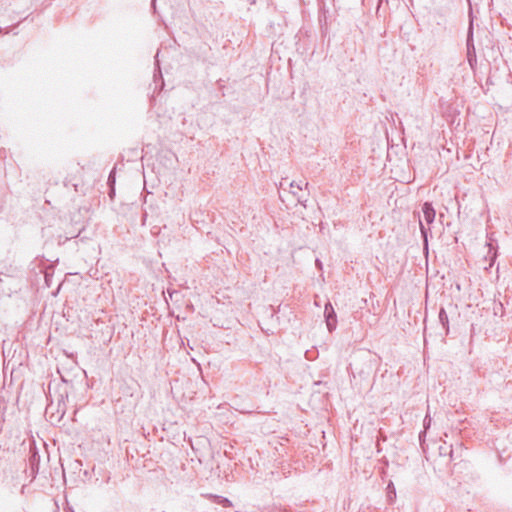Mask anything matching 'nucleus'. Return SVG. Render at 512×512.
<instances>
[{
    "mask_svg": "<svg viewBox=\"0 0 512 512\" xmlns=\"http://www.w3.org/2000/svg\"><path fill=\"white\" fill-rule=\"evenodd\" d=\"M324 316L328 330L333 331L336 328L337 319L333 306L329 302L325 304Z\"/></svg>",
    "mask_w": 512,
    "mask_h": 512,
    "instance_id": "obj_1",
    "label": "nucleus"
},
{
    "mask_svg": "<svg viewBox=\"0 0 512 512\" xmlns=\"http://www.w3.org/2000/svg\"><path fill=\"white\" fill-rule=\"evenodd\" d=\"M422 212L425 222L430 225L434 222L436 212L431 203L425 202L422 206Z\"/></svg>",
    "mask_w": 512,
    "mask_h": 512,
    "instance_id": "obj_2",
    "label": "nucleus"
},
{
    "mask_svg": "<svg viewBox=\"0 0 512 512\" xmlns=\"http://www.w3.org/2000/svg\"><path fill=\"white\" fill-rule=\"evenodd\" d=\"M493 241H494L493 234L488 235V242H487L488 253H487V256L485 257V259L489 258V260H490L489 267H492L494 261L497 258V247L493 245V243H492Z\"/></svg>",
    "mask_w": 512,
    "mask_h": 512,
    "instance_id": "obj_3",
    "label": "nucleus"
},
{
    "mask_svg": "<svg viewBox=\"0 0 512 512\" xmlns=\"http://www.w3.org/2000/svg\"><path fill=\"white\" fill-rule=\"evenodd\" d=\"M207 497L210 500H212L214 503L222 505L223 507H231L232 506V502L226 497H223L220 495H214V494H209Z\"/></svg>",
    "mask_w": 512,
    "mask_h": 512,
    "instance_id": "obj_4",
    "label": "nucleus"
},
{
    "mask_svg": "<svg viewBox=\"0 0 512 512\" xmlns=\"http://www.w3.org/2000/svg\"><path fill=\"white\" fill-rule=\"evenodd\" d=\"M439 321L440 323L442 324L444 330H445V333L448 334L449 332V320H448V315L445 311L444 308H441L440 311H439Z\"/></svg>",
    "mask_w": 512,
    "mask_h": 512,
    "instance_id": "obj_5",
    "label": "nucleus"
},
{
    "mask_svg": "<svg viewBox=\"0 0 512 512\" xmlns=\"http://www.w3.org/2000/svg\"><path fill=\"white\" fill-rule=\"evenodd\" d=\"M387 495H388V498L390 501H393L394 498L396 497V489L394 487V484L390 481L388 486H387Z\"/></svg>",
    "mask_w": 512,
    "mask_h": 512,
    "instance_id": "obj_6",
    "label": "nucleus"
},
{
    "mask_svg": "<svg viewBox=\"0 0 512 512\" xmlns=\"http://www.w3.org/2000/svg\"><path fill=\"white\" fill-rule=\"evenodd\" d=\"M423 424H424V431L420 432V434H419L420 440H422V437L426 434V430L430 427V424H431V418L428 414L425 416Z\"/></svg>",
    "mask_w": 512,
    "mask_h": 512,
    "instance_id": "obj_7",
    "label": "nucleus"
},
{
    "mask_svg": "<svg viewBox=\"0 0 512 512\" xmlns=\"http://www.w3.org/2000/svg\"><path fill=\"white\" fill-rule=\"evenodd\" d=\"M289 186H290L291 189L297 188V190L301 191L303 189V187H305V188L308 187V182L300 181L299 183H296L295 181H292L289 184Z\"/></svg>",
    "mask_w": 512,
    "mask_h": 512,
    "instance_id": "obj_8",
    "label": "nucleus"
},
{
    "mask_svg": "<svg viewBox=\"0 0 512 512\" xmlns=\"http://www.w3.org/2000/svg\"><path fill=\"white\" fill-rule=\"evenodd\" d=\"M419 224H420L421 234H422V236H423V238H424L425 243L427 244V234H428L429 229H427V228L423 225L422 220H419Z\"/></svg>",
    "mask_w": 512,
    "mask_h": 512,
    "instance_id": "obj_9",
    "label": "nucleus"
},
{
    "mask_svg": "<svg viewBox=\"0 0 512 512\" xmlns=\"http://www.w3.org/2000/svg\"><path fill=\"white\" fill-rule=\"evenodd\" d=\"M296 191H297V188H294V189H292V190H291L292 194H293V195H295V196H297V200H298V202H299V203H301V204H303L304 206H306V205H305V202H306L307 200H306V199H304V200H303V199L301 198V196H298Z\"/></svg>",
    "mask_w": 512,
    "mask_h": 512,
    "instance_id": "obj_10",
    "label": "nucleus"
},
{
    "mask_svg": "<svg viewBox=\"0 0 512 512\" xmlns=\"http://www.w3.org/2000/svg\"><path fill=\"white\" fill-rule=\"evenodd\" d=\"M472 35H473V32H472V22H471L469 30H468V38H467V46H468V48L470 47V42L472 41Z\"/></svg>",
    "mask_w": 512,
    "mask_h": 512,
    "instance_id": "obj_11",
    "label": "nucleus"
},
{
    "mask_svg": "<svg viewBox=\"0 0 512 512\" xmlns=\"http://www.w3.org/2000/svg\"><path fill=\"white\" fill-rule=\"evenodd\" d=\"M16 270H17L16 267H14L13 265H10V268L7 270V272L10 274H13L16 272Z\"/></svg>",
    "mask_w": 512,
    "mask_h": 512,
    "instance_id": "obj_12",
    "label": "nucleus"
},
{
    "mask_svg": "<svg viewBox=\"0 0 512 512\" xmlns=\"http://www.w3.org/2000/svg\"><path fill=\"white\" fill-rule=\"evenodd\" d=\"M108 180H109V182L112 181V173L109 175V179ZM113 182H114V179H113Z\"/></svg>",
    "mask_w": 512,
    "mask_h": 512,
    "instance_id": "obj_13",
    "label": "nucleus"
},
{
    "mask_svg": "<svg viewBox=\"0 0 512 512\" xmlns=\"http://www.w3.org/2000/svg\"><path fill=\"white\" fill-rule=\"evenodd\" d=\"M159 52L156 53V58H158ZM156 62H158V59H156Z\"/></svg>",
    "mask_w": 512,
    "mask_h": 512,
    "instance_id": "obj_14",
    "label": "nucleus"
},
{
    "mask_svg": "<svg viewBox=\"0 0 512 512\" xmlns=\"http://www.w3.org/2000/svg\"><path fill=\"white\" fill-rule=\"evenodd\" d=\"M152 5L155 8V0H152Z\"/></svg>",
    "mask_w": 512,
    "mask_h": 512,
    "instance_id": "obj_15",
    "label": "nucleus"
}]
</instances>
